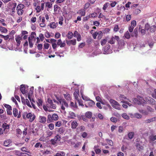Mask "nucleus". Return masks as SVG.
I'll list each match as a JSON object with an SVG mask.
<instances>
[{"label": "nucleus", "mask_w": 156, "mask_h": 156, "mask_svg": "<svg viewBox=\"0 0 156 156\" xmlns=\"http://www.w3.org/2000/svg\"><path fill=\"white\" fill-rule=\"evenodd\" d=\"M46 40L47 42H50L51 43V44H52V48L54 49L56 48L57 45L59 46L60 47H64L65 46V42H62L61 40H58L57 44H56V40Z\"/></svg>", "instance_id": "1"}, {"label": "nucleus", "mask_w": 156, "mask_h": 156, "mask_svg": "<svg viewBox=\"0 0 156 156\" xmlns=\"http://www.w3.org/2000/svg\"><path fill=\"white\" fill-rule=\"evenodd\" d=\"M58 119L59 117L57 114H53L52 115L49 114L48 115L47 122L48 123H50L53 122L54 121L57 120Z\"/></svg>", "instance_id": "2"}, {"label": "nucleus", "mask_w": 156, "mask_h": 156, "mask_svg": "<svg viewBox=\"0 0 156 156\" xmlns=\"http://www.w3.org/2000/svg\"><path fill=\"white\" fill-rule=\"evenodd\" d=\"M133 101L134 103L138 105H141L144 102V100L143 98L138 96H137V98H133Z\"/></svg>", "instance_id": "3"}, {"label": "nucleus", "mask_w": 156, "mask_h": 156, "mask_svg": "<svg viewBox=\"0 0 156 156\" xmlns=\"http://www.w3.org/2000/svg\"><path fill=\"white\" fill-rule=\"evenodd\" d=\"M24 5L22 4H19L17 6L16 10H17V14L20 16H21L23 12V9L24 8Z\"/></svg>", "instance_id": "4"}, {"label": "nucleus", "mask_w": 156, "mask_h": 156, "mask_svg": "<svg viewBox=\"0 0 156 156\" xmlns=\"http://www.w3.org/2000/svg\"><path fill=\"white\" fill-rule=\"evenodd\" d=\"M35 115L31 112L28 113L26 114V118L29 119L30 122H32L35 119Z\"/></svg>", "instance_id": "5"}, {"label": "nucleus", "mask_w": 156, "mask_h": 156, "mask_svg": "<svg viewBox=\"0 0 156 156\" xmlns=\"http://www.w3.org/2000/svg\"><path fill=\"white\" fill-rule=\"evenodd\" d=\"M59 101L61 105V109L64 111L65 109V108H67L68 107V106H69L68 104L64 99H62Z\"/></svg>", "instance_id": "6"}, {"label": "nucleus", "mask_w": 156, "mask_h": 156, "mask_svg": "<svg viewBox=\"0 0 156 156\" xmlns=\"http://www.w3.org/2000/svg\"><path fill=\"white\" fill-rule=\"evenodd\" d=\"M118 42V48L119 49L122 48L126 44V42L124 41V40H116Z\"/></svg>", "instance_id": "7"}, {"label": "nucleus", "mask_w": 156, "mask_h": 156, "mask_svg": "<svg viewBox=\"0 0 156 156\" xmlns=\"http://www.w3.org/2000/svg\"><path fill=\"white\" fill-rule=\"evenodd\" d=\"M2 129H3L4 133L6 134L9 131V125L8 124L5 123H3L2 125Z\"/></svg>", "instance_id": "8"}, {"label": "nucleus", "mask_w": 156, "mask_h": 156, "mask_svg": "<svg viewBox=\"0 0 156 156\" xmlns=\"http://www.w3.org/2000/svg\"><path fill=\"white\" fill-rule=\"evenodd\" d=\"M61 137L58 135H57L55 136L53 139H51V144L53 145H55L57 142H58L60 140Z\"/></svg>", "instance_id": "9"}, {"label": "nucleus", "mask_w": 156, "mask_h": 156, "mask_svg": "<svg viewBox=\"0 0 156 156\" xmlns=\"http://www.w3.org/2000/svg\"><path fill=\"white\" fill-rule=\"evenodd\" d=\"M33 93V88H30V90L29 92L28 93V99H29L30 101H32L33 102H34V100L33 99H31V96H32V94Z\"/></svg>", "instance_id": "10"}, {"label": "nucleus", "mask_w": 156, "mask_h": 156, "mask_svg": "<svg viewBox=\"0 0 156 156\" xmlns=\"http://www.w3.org/2000/svg\"><path fill=\"white\" fill-rule=\"evenodd\" d=\"M66 43L68 45H75L76 44V40H66Z\"/></svg>", "instance_id": "11"}, {"label": "nucleus", "mask_w": 156, "mask_h": 156, "mask_svg": "<svg viewBox=\"0 0 156 156\" xmlns=\"http://www.w3.org/2000/svg\"><path fill=\"white\" fill-rule=\"evenodd\" d=\"M47 119L45 117L40 116L39 117V119H38V122L40 123L44 124L47 121Z\"/></svg>", "instance_id": "12"}, {"label": "nucleus", "mask_w": 156, "mask_h": 156, "mask_svg": "<svg viewBox=\"0 0 156 156\" xmlns=\"http://www.w3.org/2000/svg\"><path fill=\"white\" fill-rule=\"evenodd\" d=\"M68 118L71 119H74L76 117V115L74 113L72 112H70L69 113Z\"/></svg>", "instance_id": "13"}, {"label": "nucleus", "mask_w": 156, "mask_h": 156, "mask_svg": "<svg viewBox=\"0 0 156 156\" xmlns=\"http://www.w3.org/2000/svg\"><path fill=\"white\" fill-rule=\"evenodd\" d=\"M78 126V123L76 121H73V122L71 123V128L73 129H75Z\"/></svg>", "instance_id": "14"}, {"label": "nucleus", "mask_w": 156, "mask_h": 156, "mask_svg": "<svg viewBox=\"0 0 156 156\" xmlns=\"http://www.w3.org/2000/svg\"><path fill=\"white\" fill-rule=\"evenodd\" d=\"M77 13L80 15L81 16H84L85 14V9H81L78 11Z\"/></svg>", "instance_id": "15"}, {"label": "nucleus", "mask_w": 156, "mask_h": 156, "mask_svg": "<svg viewBox=\"0 0 156 156\" xmlns=\"http://www.w3.org/2000/svg\"><path fill=\"white\" fill-rule=\"evenodd\" d=\"M63 96L65 99L69 101L71 100V97H70V95L69 94L67 93L65 94H64Z\"/></svg>", "instance_id": "16"}, {"label": "nucleus", "mask_w": 156, "mask_h": 156, "mask_svg": "<svg viewBox=\"0 0 156 156\" xmlns=\"http://www.w3.org/2000/svg\"><path fill=\"white\" fill-rule=\"evenodd\" d=\"M73 35L75 37L77 38V39H80L81 38L80 35L76 31H74Z\"/></svg>", "instance_id": "17"}, {"label": "nucleus", "mask_w": 156, "mask_h": 156, "mask_svg": "<svg viewBox=\"0 0 156 156\" xmlns=\"http://www.w3.org/2000/svg\"><path fill=\"white\" fill-rule=\"evenodd\" d=\"M58 25V23L52 22L49 25L50 27L51 28L54 29Z\"/></svg>", "instance_id": "18"}, {"label": "nucleus", "mask_w": 156, "mask_h": 156, "mask_svg": "<svg viewBox=\"0 0 156 156\" xmlns=\"http://www.w3.org/2000/svg\"><path fill=\"white\" fill-rule=\"evenodd\" d=\"M109 46L107 45L105 47L103 48V51H104V54H108L109 52H108V50H109Z\"/></svg>", "instance_id": "19"}, {"label": "nucleus", "mask_w": 156, "mask_h": 156, "mask_svg": "<svg viewBox=\"0 0 156 156\" xmlns=\"http://www.w3.org/2000/svg\"><path fill=\"white\" fill-rule=\"evenodd\" d=\"M110 103L112 105H120L118 102L112 99H110Z\"/></svg>", "instance_id": "20"}, {"label": "nucleus", "mask_w": 156, "mask_h": 156, "mask_svg": "<svg viewBox=\"0 0 156 156\" xmlns=\"http://www.w3.org/2000/svg\"><path fill=\"white\" fill-rule=\"evenodd\" d=\"M131 36L132 37H135L137 38L138 36V31L136 29H135L133 32L131 34Z\"/></svg>", "instance_id": "21"}, {"label": "nucleus", "mask_w": 156, "mask_h": 156, "mask_svg": "<svg viewBox=\"0 0 156 156\" xmlns=\"http://www.w3.org/2000/svg\"><path fill=\"white\" fill-rule=\"evenodd\" d=\"M92 116V113L90 112H87L85 113V116L88 119H90Z\"/></svg>", "instance_id": "22"}, {"label": "nucleus", "mask_w": 156, "mask_h": 156, "mask_svg": "<svg viewBox=\"0 0 156 156\" xmlns=\"http://www.w3.org/2000/svg\"><path fill=\"white\" fill-rule=\"evenodd\" d=\"M47 107L48 108H51L54 109L56 108V105L54 104H47Z\"/></svg>", "instance_id": "23"}, {"label": "nucleus", "mask_w": 156, "mask_h": 156, "mask_svg": "<svg viewBox=\"0 0 156 156\" xmlns=\"http://www.w3.org/2000/svg\"><path fill=\"white\" fill-rule=\"evenodd\" d=\"M134 135V133L133 132L129 133L128 134V137L129 139L130 140L132 139L133 138Z\"/></svg>", "instance_id": "24"}, {"label": "nucleus", "mask_w": 156, "mask_h": 156, "mask_svg": "<svg viewBox=\"0 0 156 156\" xmlns=\"http://www.w3.org/2000/svg\"><path fill=\"white\" fill-rule=\"evenodd\" d=\"M136 147L137 149H138L139 151L141 150H143L144 148L143 147L138 143H137L136 144Z\"/></svg>", "instance_id": "25"}, {"label": "nucleus", "mask_w": 156, "mask_h": 156, "mask_svg": "<svg viewBox=\"0 0 156 156\" xmlns=\"http://www.w3.org/2000/svg\"><path fill=\"white\" fill-rule=\"evenodd\" d=\"M20 91L22 94H25L26 93V90H25V87L23 85H22L20 86Z\"/></svg>", "instance_id": "26"}, {"label": "nucleus", "mask_w": 156, "mask_h": 156, "mask_svg": "<svg viewBox=\"0 0 156 156\" xmlns=\"http://www.w3.org/2000/svg\"><path fill=\"white\" fill-rule=\"evenodd\" d=\"M54 156H65V153L63 151H59L56 153Z\"/></svg>", "instance_id": "27"}, {"label": "nucleus", "mask_w": 156, "mask_h": 156, "mask_svg": "<svg viewBox=\"0 0 156 156\" xmlns=\"http://www.w3.org/2000/svg\"><path fill=\"white\" fill-rule=\"evenodd\" d=\"M10 144V141L9 140H7L4 142L3 145L5 147H9V145Z\"/></svg>", "instance_id": "28"}, {"label": "nucleus", "mask_w": 156, "mask_h": 156, "mask_svg": "<svg viewBox=\"0 0 156 156\" xmlns=\"http://www.w3.org/2000/svg\"><path fill=\"white\" fill-rule=\"evenodd\" d=\"M88 104L90 107H92L95 105V103L92 100H89L88 101Z\"/></svg>", "instance_id": "29"}, {"label": "nucleus", "mask_w": 156, "mask_h": 156, "mask_svg": "<svg viewBox=\"0 0 156 156\" xmlns=\"http://www.w3.org/2000/svg\"><path fill=\"white\" fill-rule=\"evenodd\" d=\"M36 35V34L35 32H32L31 34L30 35V37H28V39H30V38H31V39H35Z\"/></svg>", "instance_id": "30"}, {"label": "nucleus", "mask_w": 156, "mask_h": 156, "mask_svg": "<svg viewBox=\"0 0 156 156\" xmlns=\"http://www.w3.org/2000/svg\"><path fill=\"white\" fill-rule=\"evenodd\" d=\"M12 112H13V116H15V117L17 116L18 115V110L17 108H13Z\"/></svg>", "instance_id": "31"}, {"label": "nucleus", "mask_w": 156, "mask_h": 156, "mask_svg": "<svg viewBox=\"0 0 156 156\" xmlns=\"http://www.w3.org/2000/svg\"><path fill=\"white\" fill-rule=\"evenodd\" d=\"M0 31L2 33H6L7 32L8 30L5 28L1 26L0 27Z\"/></svg>", "instance_id": "32"}, {"label": "nucleus", "mask_w": 156, "mask_h": 156, "mask_svg": "<svg viewBox=\"0 0 156 156\" xmlns=\"http://www.w3.org/2000/svg\"><path fill=\"white\" fill-rule=\"evenodd\" d=\"M21 151H22L25 152L27 153H30V151L27 149V147H23L21 148Z\"/></svg>", "instance_id": "33"}, {"label": "nucleus", "mask_w": 156, "mask_h": 156, "mask_svg": "<svg viewBox=\"0 0 156 156\" xmlns=\"http://www.w3.org/2000/svg\"><path fill=\"white\" fill-rule=\"evenodd\" d=\"M149 139L152 141H153L156 140V135H151L149 136Z\"/></svg>", "instance_id": "34"}, {"label": "nucleus", "mask_w": 156, "mask_h": 156, "mask_svg": "<svg viewBox=\"0 0 156 156\" xmlns=\"http://www.w3.org/2000/svg\"><path fill=\"white\" fill-rule=\"evenodd\" d=\"M155 25H152L150 27L149 31L151 32H154L155 30Z\"/></svg>", "instance_id": "35"}, {"label": "nucleus", "mask_w": 156, "mask_h": 156, "mask_svg": "<svg viewBox=\"0 0 156 156\" xmlns=\"http://www.w3.org/2000/svg\"><path fill=\"white\" fill-rule=\"evenodd\" d=\"M125 37L127 39H129L130 37V36L128 31H126L124 34Z\"/></svg>", "instance_id": "36"}, {"label": "nucleus", "mask_w": 156, "mask_h": 156, "mask_svg": "<svg viewBox=\"0 0 156 156\" xmlns=\"http://www.w3.org/2000/svg\"><path fill=\"white\" fill-rule=\"evenodd\" d=\"M18 156H30V155L27 153L21 152L18 154Z\"/></svg>", "instance_id": "37"}, {"label": "nucleus", "mask_w": 156, "mask_h": 156, "mask_svg": "<svg viewBox=\"0 0 156 156\" xmlns=\"http://www.w3.org/2000/svg\"><path fill=\"white\" fill-rule=\"evenodd\" d=\"M141 12V10L139 9H135L133 12V13L134 14L136 15L140 13Z\"/></svg>", "instance_id": "38"}, {"label": "nucleus", "mask_w": 156, "mask_h": 156, "mask_svg": "<svg viewBox=\"0 0 156 156\" xmlns=\"http://www.w3.org/2000/svg\"><path fill=\"white\" fill-rule=\"evenodd\" d=\"M73 36V33L71 32H68L67 34V37L69 39H71Z\"/></svg>", "instance_id": "39"}, {"label": "nucleus", "mask_w": 156, "mask_h": 156, "mask_svg": "<svg viewBox=\"0 0 156 156\" xmlns=\"http://www.w3.org/2000/svg\"><path fill=\"white\" fill-rule=\"evenodd\" d=\"M3 105L7 109V110H11V107L9 105L4 104Z\"/></svg>", "instance_id": "40"}, {"label": "nucleus", "mask_w": 156, "mask_h": 156, "mask_svg": "<svg viewBox=\"0 0 156 156\" xmlns=\"http://www.w3.org/2000/svg\"><path fill=\"white\" fill-rule=\"evenodd\" d=\"M45 6L50 8L52 7V4L50 2H45Z\"/></svg>", "instance_id": "41"}, {"label": "nucleus", "mask_w": 156, "mask_h": 156, "mask_svg": "<svg viewBox=\"0 0 156 156\" xmlns=\"http://www.w3.org/2000/svg\"><path fill=\"white\" fill-rule=\"evenodd\" d=\"M122 116L123 118L126 119H129V117L127 115V114L126 113H124L122 114Z\"/></svg>", "instance_id": "42"}, {"label": "nucleus", "mask_w": 156, "mask_h": 156, "mask_svg": "<svg viewBox=\"0 0 156 156\" xmlns=\"http://www.w3.org/2000/svg\"><path fill=\"white\" fill-rule=\"evenodd\" d=\"M136 20H133L131 22V26L134 27H136Z\"/></svg>", "instance_id": "43"}, {"label": "nucleus", "mask_w": 156, "mask_h": 156, "mask_svg": "<svg viewBox=\"0 0 156 156\" xmlns=\"http://www.w3.org/2000/svg\"><path fill=\"white\" fill-rule=\"evenodd\" d=\"M54 12H57L60 9V7H59L57 5H54Z\"/></svg>", "instance_id": "44"}, {"label": "nucleus", "mask_w": 156, "mask_h": 156, "mask_svg": "<svg viewBox=\"0 0 156 156\" xmlns=\"http://www.w3.org/2000/svg\"><path fill=\"white\" fill-rule=\"evenodd\" d=\"M42 102L43 101H42V100L41 99L39 98L38 99L37 101V103L38 105V106H42Z\"/></svg>", "instance_id": "45"}, {"label": "nucleus", "mask_w": 156, "mask_h": 156, "mask_svg": "<svg viewBox=\"0 0 156 156\" xmlns=\"http://www.w3.org/2000/svg\"><path fill=\"white\" fill-rule=\"evenodd\" d=\"M48 127L50 130H52L54 129V124L52 123H50L48 125Z\"/></svg>", "instance_id": "46"}, {"label": "nucleus", "mask_w": 156, "mask_h": 156, "mask_svg": "<svg viewBox=\"0 0 156 156\" xmlns=\"http://www.w3.org/2000/svg\"><path fill=\"white\" fill-rule=\"evenodd\" d=\"M110 120H111V121L112 122L114 123L116 122L117 121V119L114 117H112L111 118V119H110Z\"/></svg>", "instance_id": "47"}, {"label": "nucleus", "mask_w": 156, "mask_h": 156, "mask_svg": "<svg viewBox=\"0 0 156 156\" xmlns=\"http://www.w3.org/2000/svg\"><path fill=\"white\" fill-rule=\"evenodd\" d=\"M134 117L138 118V119H140L142 117V115H141V114L138 113H136L135 114H134Z\"/></svg>", "instance_id": "48"}, {"label": "nucleus", "mask_w": 156, "mask_h": 156, "mask_svg": "<svg viewBox=\"0 0 156 156\" xmlns=\"http://www.w3.org/2000/svg\"><path fill=\"white\" fill-rule=\"evenodd\" d=\"M87 118L85 117L84 115H82L80 116V119H82L84 121L87 122Z\"/></svg>", "instance_id": "49"}, {"label": "nucleus", "mask_w": 156, "mask_h": 156, "mask_svg": "<svg viewBox=\"0 0 156 156\" xmlns=\"http://www.w3.org/2000/svg\"><path fill=\"white\" fill-rule=\"evenodd\" d=\"M98 38H101L103 36V33L101 31H100L98 32Z\"/></svg>", "instance_id": "50"}, {"label": "nucleus", "mask_w": 156, "mask_h": 156, "mask_svg": "<svg viewBox=\"0 0 156 156\" xmlns=\"http://www.w3.org/2000/svg\"><path fill=\"white\" fill-rule=\"evenodd\" d=\"M33 40H28V41H29V46L30 48H32L33 47Z\"/></svg>", "instance_id": "51"}, {"label": "nucleus", "mask_w": 156, "mask_h": 156, "mask_svg": "<svg viewBox=\"0 0 156 156\" xmlns=\"http://www.w3.org/2000/svg\"><path fill=\"white\" fill-rule=\"evenodd\" d=\"M89 15H90V18H94L97 16V14L96 12H94Z\"/></svg>", "instance_id": "52"}, {"label": "nucleus", "mask_w": 156, "mask_h": 156, "mask_svg": "<svg viewBox=\"0 0 156 156\" xmlns=\"http://www.w3.org/2000/svg\"><path fill=\"white\" fill-rule=\"evenodd\" d=\"M34 147L36 148H38L39 147H40V148H42V145L40 143H37L35 144V145H34Z\"/></svg>", "instance_id": "53"}, {"label": "nucleus", "mask_w": 156, "mask_h": 156, "mask_svg": "<svg viewBox=\"0 0 156 156\" xmlns=\"http://www.w3.org/2000/svg\"><path fill=\"white\" fill-rule=\"evenodd\" d=\"M109 4L108 2H106L105 3L104 5L103 9L104 10H106L107 9V8L109 6Z\"/></svg>", "instance_id": "54"}, {"label": "nucleus", "mask_w": 156, "mask_h": 156, "mask_svg": "<svg viewBox=\"0 0 156 156\" xmlns=\"http://www.w3.org/2000/svg\"><path fill=\"white\" fill-rule=\"evenodd\" d=\"M108 40L107 41L108 43L112 44H114L115 40Z\"/></svg>", "instance_id": "55"}, {"label": "nucleus", "mask_w": 156, "mask_h": 156, "mask_svg": "<svg viewBox=\"0 0 156 156\" xmlns=\"http://www.w3.org/2000/svg\"><path fill=\"white\" fill-rule=\"evenodd\" d=\"M120 105H112V106L113 108H115L116 109H118V110H120Z\"/></svg>", "instance_id": "56"}, {"label": "nucleus", "mask_w": 156, "mask_h": 156, "mask_svg": "<svg viewBox=\"0 0 156 156\" xmlns=\"http://www.w3.org/2000/svg\"><path fill=\"white\" fill-rule=\"evenodd\" d=\"M90 5V3H89V2H87L84 5V9H85V10L89 8Z\"/></svg>", "instance_id": "57"}, {"label": "nucleus", "mask_w": 156, "mask_h": 156, "mask_svg": "<svg viewBox=\"0 0 156 156\" xmlns=\"http://www.w3.org/2000/svg\"><path fill=\"white\" fill-rule=\"evenodd\" d=\"M61 126V122L60 121H58L55 123V126L56 127H59Z\"/></svg>", "instance_id": "58"}, {"label": "nucleus", "mask_w": 156, "mask_h": 156, "mask_svg": "<svg viewBox=\"0 0 156 156\" xmlns=\"http://www.w3.org/2000/svg\"><path fill=\"white\" fill-rule=\"evenodd\" d=\"M147 110L149 112H153V111H154V109L152 108L150 106H147Z\"/></svg>", "instance_id": "59"}, {"label": "nucleus", "mask_w": 156, "mask_h": 156, "mask_svg": "<svg viewBox=\"0 0 156 156\" xmlns=\"http://www.w3.org/2000/svg\"><path fill=\"white\" fill-rule=\"evenodd\" d=\"M93 25L96 26H98L100 24V23L97 21H93Z\"/></svg>", "instance_id": "60"}, {"label": "nucleus", "mask_w": 156, "mask_h": 156, "mask_svg": "<svg viewBox=\"0 0 156 156\" xmlns=\"http://www.w3.org/2000/svg\"><path fill=\"white\" fill-rule=\"evenodd\" d=\"M150 25L148 23H147L145 24V28L146 30L148 31L150 30Z\"/></svg>", "instance_id": "61"}, {"label": "nucleus", "mask_w": 156, "mask_h": 156, "mask_svg": "<svg viewBox=\"0 0 156 156\" xmlns=\"http://www.w3.org/2000/svg\"><path fill=\"white\" fill-rule=\"evenodd\" d=\"M131 19V16L130 15H128L126 16V20L127 21H129Z\"/></svg>", "instance_id": "62"}, {"label": "nucleus", "mask_w": 156, "mask_h": 156, "mask_svg": "<svg viewBox=\"0 0 156 156\" xmlns=\"http://www.w3.org/2000/svg\"><path fill=\"white\" fill-rule=\"evenodd\" d=\"M94 151H95L96 154H98L101 153V150L99 148H97L94 149Z\"/></svg>", "instance_id": "63"}, {"label": "nucleus", "mask_w": 156, "mask_h": 156, "mask_svg": "<svg viewBox=\"0 0 156 156\" xmlns=\"http://www.w3.org/2000/svg\"><path fill=\"white\" fill-rule=\"evenodd\" d=\"M152 97L153 98L156 99V89L154 90V92L152 94Z\"/></svg>", "instance_id": "64"}]
</instances>
